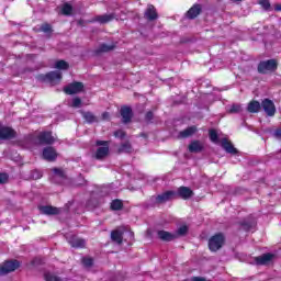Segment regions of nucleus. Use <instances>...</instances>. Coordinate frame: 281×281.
Listing matches in <instances>:
<instances>
[{"label": "nucleus", "mask_w": 281, "mask_h": 281, "mask_svg": "<svg viewBox=\"0 0 281 281\" xmlns=\"http://www.w3.org/2000/svg\"><path fill=\"white\" fill-rule=\"evenodd\" d=\"M158 238H160V240H165L166 243H170L177 238V234L166 231H158Z\"/></svg>", "instance_id": "f3484780"}, {"label": "nucleus", "mask_w": 281, "mask_h": 281, "mask_svg": "<svg viewBox=\"0 0 281 281\" xmlns=\"http://www.w3.org/2000/svg\"><path fill=\"white\" fill-rule=\"evenodd\" d=\"M80 104H82V100H80V98H75L72 100V106L74 109H80Z\"/></svg>", "instance_id": "e433bc0d"}, {"label": "nucleus", "mask_w": 281, "mask_h": 281, "mask_svg": "<svg viewBox=\"0 0 281 281\" xmlns=\"http://www.w3.org/2000/svg\"><path fill=\"white\" fill-rule=\"evenodd\" d=\"M40 144H54L56 139L52 136V132H42L37 136Z\"/></svg>", "instance_id": "9b49d317"}, {"label": "nucleus", "mask_w": 281, "mask_h": 281, "mask_svg": "<svg viewBox=\"0 0 281 281\" xmlns=\"http://www.w3.org/2000/svg\"><path fill=\"white\" fill-rule=\"evenodd\" d=\"M82 265L85 267H91V265H93V259H91V258H83L82 259Z\"/></svg>", "instance_id": "a19ab883"}, {"label": "nucleus", "mask_w": 281, "mask_h": 281, "mask_svg": "<svg viewBox=\"0 0 281 281\" xmlns=\"http://www.w3.org/2000/svg\"><path fill=\"white\" fill-rule=\"evenodd\" d=\"M21 267V263L16 260L5 261L0 266V276H8L12 271H16Z\"/></svg>", "instance_id": "f03ea898"}, {"label": "nucleus", "mask_w": 281, "mask_h": 281, "mask_svg": "<svg viewBox=\"0 0 281 281\" xmlns=\"http://www.w3.org/2000/svg\"><path fill=\"white\" fill-rule=\"evenodd\" d=\"M54 175H56V177H60L63 179V177H65V172L63 171V169H58L55 168L53 169Z\"/></svg>", "instance_id": "ea45409f"}, {"label": "nucleus", "mask_w": 281, "mask_h": 281, "mask_svg": "<svg viewBox=\"0 0 281 281\" xmlns=\"http://www.w3.org/2000/svg\"><path fill=\"white\" fill-rule=\"evenodd\" d=\"M82 89H85V85H82V82H72V83L68 85L64 89V91L68 95H74L75 93H80V91H82Z\"/></svg>", "instance_id": "0eeeda50"}, {"label": "nucleus", "mask_w": 281, "mask_h": 281, "mask_svg": "<svg viewBox=\"0 0 281 281\" xmlns=\"http://www.w3.org/2000/svg\"><path fill=\"white\" fill-rule=\"evenodd\" d=\"M243 111V106L240 104H233L227 109L228 113H240Z\"/></svg>", "instance_id": "2f4dec72"}, {"label": "nucleus", "mask_w": 281, "mask_h": 281, "mask_svg": "<svg viewBox=\"0 0 281 281\" xmlns=\"http://www.w3.org/2000/svg\"><path fill=\"white\" fill-rule=\"evenodd\" d=\"M196 133V126H191L186 128L184 131H181L179 133V137H181L182 139H186L187 137H192V135H194Z\"/></svg>", "instance_id": "4be33fe9"}, {"label": "nucleus", "mask_w": 281, "mask_h": 281, "mask_svg": "<svg viewBox=\"0 0 281 281\" xmlns=\"http://www.w3.org/2000/svg\"><path fill=\"white\" fill-rule=\"evenodd\" d=\"M274 137H277V139H281V127L274 132Z\"/></svg>", "instance_id": "c03bdc74"}, {"label": "nucleus", "mask_w": 281, "mask_h": 281, "mask_svg": "<svg viewBox=\"0 0 281 281\" xmlns=\"http://www.w3.org/2000/svg\"><path fill=\"white\" fill-rule=\"evenodd\" d=\"M122 201L121 200H114L111 203V209L112 210H122Z\"/></svg>", "instance_id": "72a5a7b5"}, {"label": "nucleus", "mask_w": 281, "mask_h": 281, "mask_svg": "<svg viewBox=\"0 0 281 281\" xmlns=\"http://www.w3.org/2000/svg\"><path fill=\"white\" fill-rule=\"evenodd\" d=\"M223 243H225V236L223 234H216L209 240V249L211 251H218L221 247H223Z\"/></svg>", "instance_id": "f257e3e1"}, {"label": "nucleus", "mask_w": 281, "mask_h": 281, "mask_svg": "<svg viewBox=\"0 0 281 281\" xmlns=\"http://www.w3.org/2000/svg\"><path fill=\"white\" fill-rule=\"evenodd\" d=\"M109 117H111V115L109 114V112H104L102 114V120H109Z\"/></svg>", "instance_id": "49530a36"}, {"label": "nucleus", "mask_w": 281, "mask_h": 281, "mask_svg": "<svg viewBox=\"0 0 281 281\" xmlns=\"http://www.w3.org/2000/svg\"><path fill=\"white\" fill-rule=\"evenodd\" d=\"M72 12H74V7H71V4L65 3L61 7V14H64L65 16H71Z\"/></svg>", "instance_id": "bb28decb"}, {"label": "nucleus", "mask_w": 281, "mask_h": 281, "mask_svg": "<svg viewBox=\"0 0 281 281\" xmlns=\"http://www.w3.org/2000/svg\"><path fill=\"white\" fill-rule=\"evenodd\" d=\"M113 19H117L115 13L99 15L95 18V21L99 23H110V21H113Z\"/></svg>", "instance_id": "412c9836"}, {"label": "nucleus", "mask_w": 281, "mask_h": 281, "mask_svg": "<svg viewBox=\"0 0 281 281\" xmlns=\"http://www.w3.org/2000/svg\"><path fill=\"white\" fill-rule=\"evenodd\" d=\"M124 233H122V231L116 229V231H112L111 233V238L113 240V243H116L117 245H122V235Z\"/></svg>", "instance_id": "393cba45"}, {"label": "nucleus", "mask_w": 281, "mask_h": 281, "mask_svg": "<svg viewBox=\"0 0 281 281\" xmlns=\"http://www.w3.org/2000/svg\"><path fill=\"white\" fill-rule=\"evenodd\" d=\"M146 120H147L148 122H150V120H153V112H147V114H146Z\"/></svg>", "instance_id": "a18cd8bd"}, {"label": "nucleus", "mask_w": 281, "mask_h": 281, "mask_svg": "<svg viewBox=\"0 0 281 281\" xmlns=\"http://www.w3.org/2000/svg\"><path fill=\"white\" fill-rule=\"evenodd\" d=\"M274 10H276L277 12H281V5H280V4H277V5L274 7Z\"/></svg>", "instance_id": "de8ad7c7"}, {"label": "nucleus", "mask_w": 281, "mask_h": 281, "mask_svg": "<svg viewBox=\"0 0 281 281\" xmlns=\"http://www.w3.org/2000/svg\"><path fill=\"white\" fill-rule=\"evenodd\" d=\"M222 147L224 150H226V153H229L231 155H236V153H238L234 145H232V143H229L226 138L222 140Z\"/></svg>", "instance_id": "5701e85b"}, {"label": "nucleus", "mask_w": 281, "mask_h": 281, "mask_svg": "<svg viewBox=\"0 0 281 281\" xmlns=\"http://www.w3.org/2000/svg\"><path fill=\"white\" fill-rule=\"evenodd\" d=\"M177 198V192L175 191H166L162 194H159L155 198L156 203H168V201H172V199Z\"/></svg>", "instance_id": "39448f33"}, {"label": "nucleus", "mask_w": 281, "mask_h": 281, "mask_svg": "<svg viewBox=\"0 0 281 281\" xmlns=\"http://www.w3.org/2000/svg\"><path fill=\"white\" fill-rule=\"evenodd\" d=\"M176 196H180V199L188 201V199H191V196H194V191H192V189L188 187H180L176 192Z\"/></svg>", "instance_id": "9d476101"}, {"label": "nucleus", "mask_w": 281, "mask_h": 281, "mask_svg": "<svg viewBox=\"0 0 281 281\" xmlns=\"http://www.w3.org/2000/svg\"><path fill=\"white\" fill-rule=\"evenodd\" d=\"M119 153H133V146H131V143H128V142L123 143L119 147Z\"/></svg>", "instance_id": "cd10ccee"}, {"label": "nucleus", "mask_w": 281, "mask_h": 281, "mask_svg": "<svg viewBox=\"0 0 281 281\" xmlns=\"http://www.w3.org/2000/svg\"><path fill=\"white\" fill-rule=\"evenodd\" d=\"M261 106H262L265 113L267 115H269V117H273V115H276V104L273 103V101H271L269 99H265L261 102Z\"/></svg>", "instance_id": "423d86ee"}, {"label": "nucleus", "mask_w": 281, "mask_h": 281, "mask_svg": "<svg viewBox=\"0 0 281 281\" xmlns=\"http://www.w3.org/2000/svg\"><path fill=\"white\" fill-rule=\"evenodd\" d=\"M276 69H278L276 59L265 60L258 65L259 74H269V71H276Z\"/></svg>", "instance_id": "7ed1b4c3"}, {"label": "nucleus", "mask_w": 281, "mask_h": 281, "mask_svg": "<svg viewBox=\"0 0 281 281\" xmlns=\"http://www.w3.org/2000/svg\"><path fill=\"white\" fill-rule=\"evenodd\" d=\"M259 5H261L263 10H269V8H271L269 0H259Z\"/></svg>", "instance_id": "c9c22d12"}, {"label": "nucleus", "mask_w": 281, "mask_h": 281, "mask_svg": "<svg viewBox=\"0 0 281 281\" xmlns=\"http://www.w3.org/2000/svg\"><path fill=\"white\" fill-rule=\"evenodd\" d=\"M82 117L88 122L89 124H93V122H98V117L93 115L91 112H81Z\"/></svg>", "instance_id": "a878e982"}, {"label": "nucleus", "mask_w": 281, "mask_h": 281, "mask_svg": "<svg viewBox=\"0 0 281 281\" xmlns=\"http://www.w3.org/2000/svg\"><path fill=\"white\" fill-rule=\"evenodd\" d=\"M44 80H47L50 85H58L63 80V74L60 71H50L45 75Z\"/></svg>", "instance_id": "6e6552de"}, {"label": "nucleus", "mask_w": 281, "mask_h": 281, "mask_svg": "<svg viewBox=\"0 0 281 281\" xmlns=\"http://www.w3.org/2000/svg\"><path fill=\"white\" fill-rule=\"evenodd\" d=\"M210 139L213 142V144H218V134L215 132V130H211L209 132Z\"/></svg>", "instance_id": "473e14b6"}, {"label": "nucleus", "mask_w": 281, "mask_h": 281, "mask_svg": "<svg viewBox=\"0 0 281 281\" xmlns=\"http://www.w3.org/2000/svg\"><path fill=\"white\" fill-rule=\"evenodd\" d=\"M55 69H69V64L65 60H58L55 63Z\"/></svg>", "instance_id": "c756f323"}, {"label": "nucleus", "mask_w": 281, "mask_h": 281, "mask_svg": "<svg viewBox=\"0 0 281 281\" xmlns=\"http://www.w3.org/2000/svg\"><path fill=\"white\" fill-rule=\"evenodd\" d=\"M260 102L258 101H250L247 106L248 113H258L260 111Z\"/></svg>", "instance_id": "b1692460"}, {"label": "nucleus", "mask_w": 281, "mask_h": 281, "mask_svg": "<svg viewBox=\"0 0 281 281\" xmlns=\"http://www.w3.org/2000/svg\"><path fill=\"white\" fill-rule=\"evenodd\" d=\"M203 150V143L200 140H193L189 145V153H201Z\"/></svg>", "instance_id": "aec40b11"}, {"label": "nucleus", "mask_w": 281, "mask_h": 281, "mask_svg": "<svg viewBox=\"0 0 281 281\" xmlns=\"http://www.w3.org/2000/svg\"><path fill=\"white\" fill-rule=\"evenodd\" d=\"M114 136L119 137V139H124V137H126V133H124V131L119 130L116 132H114Z\"/></svg>", "instance_id": "4c0bfd02"}, {"label": "nucleus", "mask_w": 281, "mask_h": 281, "mask_svg": "<svg viewBox=\"0 0 281 281\" xmlns=\"http://www.w3.org/2000/svg\"><path fill=\"white\" fill-rule=\"evenodd\" d=\"M113 49H115V45L102 44L100 46V52H111Z\"/></svg>", "instance_id": "f704fd0d"}, {"label": "nucleus", "mask_w": 281, "mask_h": 281, "mask_svg": "<svg viewBox=\"0 0 281 281\" xmlns=\"http://www.w3.org/2000/svg\"><path fill=\"white\" fill-rule=\"evenodd\" d=\"M44 278L46 281H63L59 277H57L56 274L50 273V272H46L44 274Z\"/></svg>", "instance_id": "7c9ffc66"}, {"label": "nucleus", "mask_w": 281, "mask_h": 281, "mask_svg": "<svg viewBox=\"0 0 281 281\" xmlns=\"http://www.w3.org/2000/svg\"><path fill=\"white\" fill-rule=\"evenodd\" d=\"M173 234H176V238H179V236H186V234H188V226H180Z\"/></svg>", "instance_id": "c85d7f7f"}, {"label": "nucleus", "mask_w": 281, "mask_h": 281, "mask_svg": "<svg viewBox=\"0 0 281 281\" xmlns=\"http://www.w3.org/2000/svg\"><path fill=\"white\" fill-rule=\"evenodd\" d=\"M35 179H41V176L35 177Z\"/></svg>", "instance_id": "09e8293b"}, {"label": "nucleus", "mask_w": 281, "mask_h": 281, "mask_svg": "<svg viewBox=\"0 0 281 281\" xmlns=\"http://www.w3.org/2000/svg\"><path fill=\"white\" fill-rule=\"evenodd\" d=\"M201 14V5L194 4L189 11L187 12L188 19H196Z\"/></svg>", "instance_id": "6ab92c4d"}, {"label": "nucleus", "mask_w": 281, "mask_h": 281, "mask_svg": "<svg viewBox=\"0 0 281 281\" xmlns=\"http://www.w3.org/2000/svg\"><path fill=\"white\" fill-rule=\"evenodd\" d=\"M43 157L46 161H55L56 157H58V154L54 147H46L43 150Z\"/></svg>", "instance_id": "f8f14e48"}, {"label": "nucleus", "mask_w": 281, "mask_h": 281, "mask_svg": "<svg viewBox=\"0 0 281 281\" xmlns=\"http://www.w3.org/2000/svg\"><path fill=\"white\" fill-rule=\"evenodd\" d=\"M40 211L47 216H56V214H60V209L52 205L41 206Z\"/></svg>", "instance_id": "ddd939ff"}, {"label": "nucleus", "mask_w": 281, "mask_h": 281, "mask_svg": "<svg viewBox=\"0 0 281 281\" xmlns=\"http://www.w3.org/2000/svg\"><path fill=\"white\" fill-rule=\"evenodd\" d=\"M68 243L69 245H71V247H75L76 249L82 248L86 245L85 239L78 238L77 236L69 237Z\"/></svg>", "instance_id": "a211bd4d"}, {"label": "nucleus", "mask_w": 281, "mask_h": 281, "mask_svg": "<svg viewBox=\"0 0 281 281\" xmlns=\"http://www.w3.org/2000/svg\"><path fill=\"white\" fill-rule=\"evenodd\" d=\"M121 116L123 119L124 124H128L133 119V110L130 106L121 108Z\"/></svg>", "instance_id": "4468645a"}, {"label": "nucleus", "mask_w": 281, "mask_h": 281, "mask_svg": "<svg viewBox=\"0 0 281 281\" xmlns=\"http://www.w3.org/2000/svg\"><path fill=\"white\" fill-rule=\"evenodd\" d=\"M97 146L99 147L95 153V159H104L109 155V143L106 140H97Z\"/></svg>", "instance_id": "20e7f679"}, {"label": "nucleus", "mask_w": 281, "mask_h": 281, "mask_svg": "<svg viewBox=\"0 0 281 281\" xmlns=\"http://www.w3.org/2000/svg\"><path fill=\"white\" fill-rule=\"evenodd\" d=\"M5 181H8V175L0 173V183H5Z\"/></svg>", "instance_id": "37998d69"}, {"label": "nucleus", "mask_w": 281, "mask_h": 281, "mask_svg": "<svg viewBox=\"0 0 281 281\" xmlns=\"http://www.w3.org/2000/svg\"><path fill=\"white\" fill-rule=\"evenodd\" d=\"M16 132L12 127H0V139H14Z\"/></svg>", "instance_id": "1a4fd4ad"}, {"label": "nucleus", "mask_w": 281, "mask_h": 281, "mask_svg": "<svg viewBox=\"0 0 281 281\" xmlns=\"http://www.w3.org/2000/svg\"><path fill=\"white\" fill-rule=\"evenodd\" d=\"M157 18V9H155V5L149 4L145 11V19H147V21H155Z\"/></svg>", "instance_id": "dca6fc26"}, {"label": "nucleus", "mask_w": 281, "mask_h": 281, "mask_svg": "<svg viewBox=\"0 0 281 281\" xmlns=\"http://www.w3.org/2000/svg\"><path fill=\"white\" fill-rule=\"evenodd\" d=\"M241 227H243L244 229H246V232H249V229H251V227H254V223H246V222H244V223L241 224Z\"/></svg>", "instance_id": "79ce46f5"}, {"label": "nucleus", "mask_w": 281, "mask_h": 281, "mask_svg": "<svg viewBox=\"0 0 281 281\" xmlns=\"http://www.w3.org/2000/svg\"><path fill=\"white\" fill-rule=\"evenodd\" d=\"M41 31L44 32L45 34H48V32H52V25L49 24H43L41 26Z\"/></svg>", "instance_id": "58836bf2"}, {"label": "nucleus", "mask_w": 281, "mask_h": 281, "mask_svg": "<svg viewBox=\"0 0 281 281\" xmlns=\"http://www.w3.org/2000/svg\"><path fill=\"white\" fill-rule=\"evenodd\" d=\"M273 260V254H263L255 258V265H269Z\"/></svg>", "instance_id": "2eb2a0df"}]
</instances>
